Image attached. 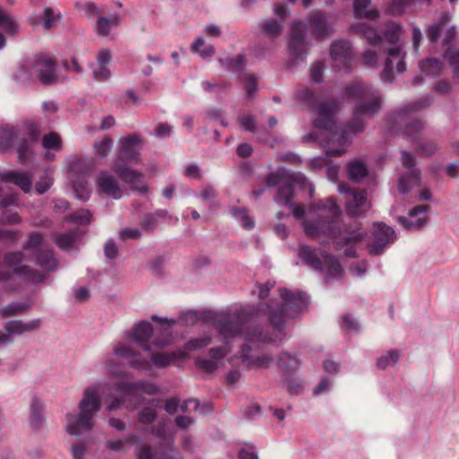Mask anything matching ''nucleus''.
I'll return each mask as SVG.
<instances>
[{"label":"nucleus","mask_w":459,"mask_h":459,"mask_svg":"<svg viewBox=\"0 0 459 459\" xmlns=\"http://www.w3.org/2000/svg\"><path fill=\"white\" fill-rule=\"evenodd\" d=\"M281 303L270 300L256 307L231 311H205L203 315L191 311L186 314L187 323L200 319L211 322L218 333L228 340L240 335L244 340L241 349V361L247 368H267L273 363V357L260 353L266 344L281 341L284 336L287 317L294 316L308 304L307 297L300 291L292 292L279 289Z\"/></svg>","instance_id":"nucleus-1"},{"label":"nucleus","mask_w":459,"mask_h":459,"mask_svg":"<svg viewBox=\"0 0 459 459\" xmlns=\"http://www.w3.org/2000/svg\"><path fill=\"white\" fill-rule=\"evenodd\" d=\"M343 96L354 100L353 116L343 127L337 125V115L341 103L334 98L317 100V142L325 140L327 156L340 157L346 152L351 135L362 133L366 127V117L377 114L382 106V97L377 91L360 81L348 84Z\"/></svg>","instance_id":"nucleus-2"},{"label":"nucleus","mask_w":459,"mask_h":459,"mask_svg":"<svg viewBox=\"0 0 459 459\" xmlns=\"http://www.w3.org/2000/svg\"><path fill=\"white\" fill-rule=\"evenodd\" d=\"M342 210L333 197L317 201V242L321 234L328 236L332 239V245L336 250L344 247V255L354 258L357 256V249L354 243L360 242L364 234L357 229H351L342 223L340 218Z\"/></svg>","instance_id":"nucleus-3"},{"label":"nucleus","mask_w":459,"mask_h":459,"mask_svg":"<svg viewBox=\"0 0 459 459\" xmlns=\"http://www.w3.org/2000/svg\"><path fill=\"white\" fill-rule=\"evenodd\" d=\"M105 388V384H97L84 389L78 403L79 413L66 414L65 429L71 436L79 437L94 428V419L101 408V394Z\"/></svg>","instance_id":"nucleus-4"},{"label":"nucleus","mask_w":459,"mask_h":459,"mask_svg":"<svg viewBox=\"0 0 459 459\" xmlns=\"http://www.w3.org/2000/svg\"><path fill=\"white\" fill-rule=\"evenodd\" d=\"M300 183L302 186L306 184V178L302 175H297L291 178V181L288 183H282L278 188V195L276 202L281 203L288 206L295 219L299 220L302 223L304 233L309 237H316V206L313 204L308 205L299 204L295 205L292 203L294 187Z\"/></svg>","instance_id":"nucleus-5"},{"label":"nucleus","mask_w":459,"mask_h":459,"mask_svg":"<svg viewBox=\"0 0 459 459\" xmlns=\"http://www.w3.org/2000/svg\"><path fill=\"white\" fill-rule=\"evenodd\" d=\"M402 30L403 28L399 23L392 22L387 25L382 36L384 53L388 54L381 74V79L385 82H391L393 81L394 62H396V71L398 73H403L406 69L404 62L405 53L402 51V45L400 43Z\"/></svg>","instance_id":"nucleus-6"},{"label":"nucleus","mask_w":459,"mask_h":459,"mask_svg":"<svg viewBox=\"0 0 459 459\" xmlns=\"http://www.w3.org/2000/svg\"><path fill=\"white\" fill-rule=\"evenodd\" d=\"M426 33L430 43H437L442 38L443 47L447 46L444 57L453 67L454 76L459 78V48L449 46L455 41L456 36V30L451 24L449 14L444 13L438 22L429 26Z\"/></svg>","instance_id":"nucleus-7"},{"label":"nucleus","mask_w":459,"mask_h":459,"mask_svg":"<svg viewBox=\"0 0 459 459\" xmlns=\"http://www.w3.org/2000/svg\"><path fill=\"white\" fill-rule=\"evenodd\" d=\"M433 98L431 96L420 99L411 103L406 108L399 110L395 114V123L403 132L413 137L414 134L420 133L423 128V123L415 117V113L431 105Z\"/></svg>","instance_id":"nucleus-8"},{"label":"nucleus","mask_w":459,"mask_h":459,"mask_svg":"<svg viewBox=\"0 0 459 459\" xmlns=\"http://www.w3.org/2000/svg\"><path fill=\"white\" fill-rule=\"evenodd\" d=\"M24 259V253L22 251L8 252L4 256V264L7 267L13 268V273L24 281L31 283H39L43 281L46 276L39 271L30 269L26 264H22Z\"/></svg>","instance_id":"nucleus-9"},{"label":"nucleus","mask_w":459,"mask_h":459,"mask_svg":"<svg viewBox=\"0 0 459 459\" xmlns=\"http://www.w3.org/2000/svg\"><path fill=\"white\" fill-rule=\"evenodd\" d=\"M306 22L295 21L290 27L289 51L294 64L304 62L307 57Z\"/></svg>","instance_id":"nucleus-10"},{"label":"nucleus","mask_w":459,"mask_h":459,"mask_svg":"<svg viewBox=\"0 0 459 459\" xmlns=\"http://www.w3.org/2000/svg\"><path fill=\"white\" fill-rule=\"evenodd\" d=\"M17 146L19 161L24 163L31 152V143L25 140H21L20 131L13 126H6L0 134V148L7 150Z\"/></svg>","instance_id":"nucleus-11"},{"label":"nucleus","mask_w":459,"mask_h":459,"mask_svg":"<svg viewBox=\"0 0 459 459\" xmlns=\"http://www.w3.org/2000/svg\"><path fill=\"white\" fill-rule=\"evenodd\" d=\"M338 189L340 193L346 195V210L350 215L362 214L370 208L366 190L351 188L342 183L339 184Z\"/></svg>","instance_id":"nucleus-12"},{"label":"nucleus","mask_w":459,"mask_h":459,"mask_svg":"<svg viewBox=\"0 0 459 459\" xmlns=\"http://www.w3.org/2000/svg\"><path fill=\"white\" fill-rule=\"evenodd\" d=\"M395 238V231L392 227L384 222L375 223L370 242L368 244V253L371 255H381Z\"/></svg>","instance_id":"nucleus-13"},{"label":"nucleus","mask_w":459,"mask_h":459,"mask_svg":"<svg viewBox=\"0 0 459 459\" xmlns=\"http://www.w3.org/2000/svg\"><path fill=\"white\" fill-rule=\"evenodd\" d=\"M31 70L34 78H37L44 85L54 84L57 82L56 74V62L49 57L38 56L31 61Z\"/></svg>","instance_id":"nucleus-14"},{"label":"nucleus","mask_w":459,"mask_h":459,"mask_svg":"<svg viewBox=\"0 0 459 459\" xmlns=\"http://www.w3.org/2000/svg\"><path fill=\"white\" fill-rule=\"evenodd\" d=\"M330 55L335 69H347L348 71L351 69L353 55L349 41L338 40L333 42L330 48Z\"/></svg>","instance_id":"nucleus-15"},{"label":"nucleus","mask_w":459,"mask_h":459,"mask_svg":"<svg viewBox=\"0 0 459 459\" xmlns=\"http://www.w3.org/2000/svg\"><path fill=\"white\" fill-rule=\"evenodd\" d=\"M402 163L404 168L411 169L408 174L403 176L399 179L398 184L399 191L402 194H407L411 191L413 186L420 183V171L418 169H412L415 165V157L408 152H402Z\"/></svg>","instance_id":"nucleus-16"},{"label":"nucleus","mask_w":459,"mask_h":459,"mask_svg":"<svg viewBox=\"0 0 459 459\" xmlns=\"http://www.w3.org/2000/svg\"><path fill=\"white\" fill-rule=\"evenodd\" d=\"M86 13L89 18L98 17L95 23V32L99 36H108L111 30L118 26L120 18L117 14H109L107 17L99 16L100 12L93 3H88Z\"/></svg>","instance_id":"nucleus-17"},{"label":"nucleus","mask_w":459,"mask_h":459,"mask_svg":"<svg viewBox=\"0 0 459 459\" xmlns=\"http://www.w3.org/2000/svg\"><path fill=\"white\" fill-rule=\"evenodd\" d=\"M97 192L117 200L123 196V189L116 177L108 170H101L96 178Z\"/></svg>","instance_id":"nucleus-18"},{"label":"nucleus","mask_w":459,"mask_h":459,"mask_svg":"<svg viewBox=\"0 0 459 459\" xmlns=\"http://www.w3.org/2000/svg\"><path fill=\"white\" fill-rule=\"evenodd\" d=\"M116 174L126 184L131 186L132 190L136 191L142 195L147 194L149 187L148 185L142 180L143 174L136 169L129 168L127 165L114 166Z\"/></svg>","instance_id":"nucleus-19"},{"label":"nucleus","mask_w":459,"mask_h":459,"mask_svg":"<svg viewBox=\"0 0 459 459\" xmlns=\"http://www.w3.org/2000/svg\"><path fill=\"white\" fill-rule=\"evenodd\" d=\"M230 351L229 343L225 342L221 347H215L209 350V358H198L196 365L207 373L214 372L223 365L222 359Z\"/></svg>","instance_id":"nucleus-20"},{"label":"nucleus","mask_w":459,"mask_h":459,"mask_svg":"<svg viewBox=\"0 0 459 459\" xmlns=\"http://www.w3.org/2000/svg\"><path fill=\"white\" fill-rule=\"evenodd\" d=\"M117 387L125 396L132 398L141 396L143 394L152 395L159 392L158 386L148 381L119 382Z\"/></svg>","instance_id":"nucleus-21"},{"label":"nucleus","mask_w":459,"mask_h":459,"mask_svg":"<svg viewBox=\"0 0 459 459\" xmlns=\"http://www.w3.org/2000/svg\"><path fill=\"white\" fill-rule=\"evenodd\" d=\"M152 325L147 321H142L132 331L126 333V338L130 342L137 343L144 351H150L151 347L148 344V341L152 335Z\"/></svg>","instance_id":"nucleus-22"},{"label":"nucleus","mask_w":459,"mask_h":459,"mask_svg":"<svg viewBox=\"0 0 459 459\" xmlns=\"http://www.w3.org/2000/svg\"><path fill=\"white\" fill-rule=\"evenodd\" d=\"M142 145V139L136 134H131L119 140V152L129 161L137 163L140 161L139 149Z\"/></svg>","instance_id":"nucleus-23"},{"label":"nucleus","mask_w":459,"mask_h":459,"mask_svg":"<svg viewBox=\"0 0 459 459\" xmlns=\"http://www.w3.org/2000/svg\"><path fill=\"white\" fill-rule=\"evenodd\" d=\"M114 355L126 359L128 365L136 369H146L148 368V361L142 358V356L134 351L129 346L124 343H117L113 351Z\"/></svg>","instance_id":"nucleus-24"},{"label":"nucleus","mask_w":459,"mask_h":459,"mask_svg":"<svg viewBox=\"0 0 459 459\" xmlns=\"http://www.w3.org/2000/svg\"><path fill=\"white\" fill-rule=\"evenodd\" d=\"M317 271H321L327 278L342 276L343 270L339 261L333 255L325 252L317 255Z\"/></svg>","instance_id":"nucleus-25"},{"label":"nucleus","mask_w":459,"mask_h":459,"mask_svg":"<svg viewBox=\"0 0 459 459\" xmlns=\"http://www.w3.org/2000/svg\"><path fill=\"white\" fill-rule=\"evenodd\" d=\"M429 204L417 205V206H414L410 211L409 216L411 218H415L419 214L423 213L424 214L423 217L418 218L415 221H410L409 219H407L406 217H403V216H399L397 220H398L399 223L401 225H403L406 230H421L426 225V223L428 221V217H427L426 213L429 212Z\"/></svg>","instance_id":"nucleus-26"},{"label":"nucleus","mask_w":459,"mask_h":459,"mask_svg":"<svg viewBox=\"0 0 459 459\" xmlns=\"http://www.w3.org/2000/svg\"><path fill=\"white\" fill-rule=\"evenodd\" d=\"M0 180L13 183L24 193H30L32 187L33 176L23 171H4L0 173Z\"/></svg>","instance_id":"nucleus-27"},{"label":"nucleus","mask_w":459,"mask_h":459,"mask_svg":"<svg viewBox=\"0 0 459 459\" xmlns=\"http://www.w3.org/2000/svg\"><path fill=\"white\" fill-rule=\"evenodd\" d=\"M351 30L359 36L365 38L372 47H383L382 36L377 30L364 22H357L351 27Z\"/></svg>","instance_id":"nucleus-28"},{"label":"nucleus","mask_w":459,"mask_h":459,"mask_svg":"<svg viewBox=\"0 0 459 459\" xmlns=\"http://www.w3.org/2000/svg\"><path fill=\"white\" fill-rule=\"evenodd\" d=\"M41 326V320L39 318L23 322L22 320H11L4 325V330L13 335H21L25 333L33 332L39 329Z\"/></svg>","instance_id":"nucleus-29"},{"label":"nucleus","mask_w":459,"mask_h":459,"mask_svg":"<svg viewBox=\"0 0 459 459\" xmlns=\"http://www.w3.org/2000/svg\"><path fill=\"white\" fill-rule=\"evenodd\" d=\"M346 171L349 179L355 183H360L368 175L366 163L359 159L351 160L347 164Z\"/></svg>","instance_id":"nucleus-30"},{"label":"nucleus","mask_w":459,"mask_h":459,"mask_svg":"<svg viewBox=\"0 0 459 459\" xmlns=\"http://www.w3.org/2000/svg\"><path fill=\"white\" fill-rule=\"evenodd\" d=\"M44 406L37 396H32L30 406V424L33 429H39L45 421L43 416Z\"/></svg>","instance_id":"nucleus-31"},{"label":"nucleus","mask_w":459,"mask_h":459,"mask_svg":"<svg viewBox=\"0 0 459 459\" xmlns=\"http://www.w3.org/2000/svg\"><path fill=\"white\" fill-rule=\"evenodd\" d=\"M81 232L79 230H73L65 233H59L55 235L54 242L62 250H69L75 247Z\"/></svg>","instance_id":"nucleus-32"},{"label":"nucleus","mask_w":459,"mask_h":459,"mask_svg":"<svg viewBox=\"0 0 459 459\" xmlns=\"http://www.w3.org/2000/svg\"><path fill=\"white\" fill-rule=\"evenodd\" d=\"M0 30L11 37H15L20 32L18 22L10 13L3 8H0Z\"/></svg>","instance_id":"nucleus-33"},{"label":"nucleus","mask_w":459,"mask_h":459,"mask_svg":"<svg viewBox=\"0 0 459 459\" xmlns=\"http://www.w3.org/2000/svg\"><path fill=\"white\" fill-rule=\"evenodd\" d=\"M277 360L280 368L286 374H291L297 371L301 366V361L299 357L290 352H282L279 355Z\"/></svg>","instance_id":"nucleus-34"},{"label":"nucleus","mask_w":459,"mask_h":459,"mask_svg":"<svg viewBox=\"0 0 459 459\" xmlns=\"http://www.w3.org/2000/svg\"><path fill=\"white\" fill-rule=\"evenodd\" d=\"M296 100L302 108L308 109L314 114L316 108V94L313 88L304 87L296 94Z\"/></svg>","instance_id":"nucleus-35"},{"label":"nucleus","mask_w":459,"mask_h":459,"mask_svg":"<svg viewBox=\"0 0 459 459\" xmlns=\"http://www.w3.org/2000/svg\"><path fill=\"white\" fill-rule=\"evenodd\" d=\"M218 62L221 64V66H223L227 70L238 74L243 73L247 65L246 57L242 54H239L235 57H220L218 58Z\"/></svg>","instance_id":"nucleus-36"},{"label":"nucleus","mask_w":459,"mask_h":459,"mask_svg":"<svg viewBox=\"0 0 459 459\" xmlns=\"http://www.w3.org/2000/svg\"><path fill=\"white\" fill-rule=\"evenodd\" d=\"M155 459H180L174 439L171 437L167 443H160L155 450Z\"/></svg>","instance_id":"nucleus-37"},{"label":"nucleus","mask_w":459,"mask_h":459,"mask_svg":"<svg viewBox=\"0 0 459 459\" xmlns=\"http://www.w3.org/2000/svg\"><path fill=\"white\" fill-rule=\"evenodd\" d=\"M370 0H354V13L357 18L365 17L368 20H374L378 17L379 13L377 9L368 10Z\"/></svg>","instance_id":"nucleus-38"},{"label":"nucleus","mask_w":459,"mask_h":459,"mask_svg":"<svg viewBox=\"0 0 459 459\" xmlns=\"http://www.w3.org/2000/svg\"><path fill=\"white\" fill-rule=\"evenodd\" d=\"M443 63L440 59L435 57L426 58L420 63V70L430 76H437L443 70Z\"/></svg>","instance_id":"nucleus-39"},{"label":"nucleus","mask_w":459,"mask_h":459,"mask_svg":"<svg viewBox=\"0 0 459 459\" xmlns=\"http://www.w3.org/2000/svg\"><path fill=\"white\" fill-rule=\"evenodd\" d=\"M37 263L44 269L53 272L57 267V260L54 256L53 250L44 249L37 255Z\"/></svg>","instance_id":"nucleus-40"},{"label":"nucleus","mask_w":459,"mask_h":459,"mask_svg":"<svg viewBox=\"0 0 459 459\" xmlns=\"http://www.w3.org/2000/svg\"><path fill=\"white\" fill-rule=\"evenodd\" d=\"M259 27L263 33L270 39H275L282 32V24L273 19L264 20L260 22Z\"/></svg>","instance_id":"nucleus-41"},{"label":"nucleus","mask_w":459,"mask_h":459,"mask_svg":"<svg viewBox=\"0 0 459 459\" xmlns=\"http://www.w3.org/2000/svg\"><path fill=\"white\" fill-rule=\"evenodd\" d=\"M136 437L137 436L135 434H130L125 439H109L106 442V446L108 450L113 452H126L128 449V446L133 444Z\"/></svg>","instance_id":"nucleus-42"},{"label":"nucleus","mask_w":459,"mask_h":459,"mask_svg":"<svg viewBox=\"0 0 459 459\" xmlns=\"http://www.w3.org/2000/svg\"><path fill=\"white\" fill-rule=\"evenodd\" d=\"M94 167L92 158H82L73 160L69 166V170L74 174L83 175L91 171Z\"/></svg>","instance_id":"nucleus-43"},{"label":"nucleus","mask_w":459,"mask_h":459,"mask_svg":"<svg viewBox=\"0 0 459 459\" xmlns=\"http://www.w3.org/2000/svg\"><path fill=\"white\" fill-rule=\"evenodd\" d=\"M178 358L176 352H157L152 355L151 362L159 368L169 367Z\"/></svg>","instance_id":"nucleus-44"},{"label":"nucleus","mask_w":459,"mask_h":459,"mask_svg":"<svg viewBox=\"0 0 459 459\" xmlns=\"http://www.w3.org/2000/svg\"><path fill=\"white\" fill-rule=\"evenodd\" d=\"M298 256L305 264L313 269L316 268V251L314 247L305 244L300 245Z\"/></svg>","instance_id":"nucleus-45"},{"label":"nucleus","mask_w":459,"mask_h":459,"mask_svg":"<svg viewBox=\"0 0 459 459\" xmlns=\"http://www.w3.org/2000/svg\"><path fill=\"white\" fill-rule=\"evenodd\" d=\"M191 50L197 53L201 57H210L215 53L214 48L207 44L202 37H199L191 46Z\"/></svg>","instance_id":"nucleus-46"},{"label":"nucleus","mask_w":459,"mask_h":459,"mask_svg":"<svg viewBox=\"0 0 459 459\" xmlns=\"http://www.w3.org/2000/svg\"><path fill=\"white\" fill-rule=\"evenodd\" d=\"M374 50H367L362 56L363 64L368 67H377L379 59L385 56L383 47H375Z\"/></svg>","instance_id":"nucleus-47"},{"label":"nucleus","mask_w":459,"mask_h":459,"mask_svg":"<svg viewBox=\"0 0 459 459\" xmlns=\"http://www.w3.org/2000/svg\"><path fill=\"white\" fill-rule=\"evenodd\" d=\"M399 359L400 351L398 350H390L385 354L377 358V367L378 369L384 370L387 367L394 365Z\"/></svg>","instance_id":"nucleus-48"},{"label":"nucleus","mask_w":459,"mask_h":459,"mask_svg":"<svg viewBox=\"0 0 459 459\" xmlns=\"http://www.w3.org/2000/svg\"><path fill=\"white\" fill-rule=\"evenodd\" d=\"M13 80L20 82H28L34 78L31 70V62H26L21 65L13 74Z\"/></svg>","instance_id":"nucleus-49"},{"label":"nucleus","mask_w":459,"mask_h":459,"mask_svg":"<svg viewBox=\"0 0 459 459\" xmlns=\"http://www.w3.org/2000/svg\"><path fill=\"white\" fill-rule=\"evenodd\" d=\"M230 214L241 223L243 228L251 230L255 227V222L248 216L246 208H232Z\"/></svg>","instance_id":"nucleus-50"},{"label":"nucleus","mask_w":459,"mask_h":459,"mask_svg":"<svg viewBox=\"0 0 459 459\" xmlns=\"http://www.w3.org/2000/svg\"><path fill=\"white\" fill-rule=\"evenodd\" d=\"M112 146L113 140L109 137H106L101 141L95 142L93 145L94 154L100 158H106L108 157Z\"/></svg>","instance_id":"nucleus-51"},{"label":"nucleus","mask_w":459,"mask_h":459,"mask_svg":"<svg viewBox=\"0 0 459 459\" xmlns=\"http://www.w3.org/2000/svg\"><path fill=\"white\" fill-rule=\"evenodd\" d=\"M157 419V411L152 407H143L137 415V420L141 424L149 425Z\"/></svg>","instance_id":"nucleus-52"},{"label":"nucleus","mask_w":459,"mask_h":459,"mask_svg":"<svg viewBox=\"0 0 459 459\" xmlns=\"http://www.w3.org/2000/svg\"><path fill=\"white\" fill-rule=\"evenodd\" d=\"M29 308V305L24 302L11 303L0 309L4 316H12L24 312Z\"/></svg>","instance_id":"nucleus-53"},{"label":"nucleus","mask_w":459,"mask_h":459,"mask_svg":"<svg viewBox=\"0 0 459 459\" xmlns=\"http://www.w3.org/2000/svg\"><path fill=\"white\" fill-rule=\"evenodd\" d=\"M61 18L60 13H55L54 10L50 7H45L42 16V23L45 30L52 29L56 22Z\"/></svg>","instance_id":"nucleus-54"},{"label":"nucleus","mask_w":459,"mask_h":459,"mask_svg":"<svg viewBox=\"0 0 459 459\" xmlns=\"http://www.w3.org/2000/svg\"><path fill=\"white\" fill-rule=\"evenodd\" d=\"M43 147L46 150L59 151L61 149V139L56 133H49L43 137Z\"/></svg>","instance_id":"nucleus-55"},{"label":"nucleus","mask_w":459,"mask_h":459,"mask_svg":"<svg viewBox=\"0 0 459 459\" xmlns=\"http://www.w3.org/2000/svg\"><path fill=\"white\" fill-rule=\"evenodd\" d=\"M91 212L87 209H81L69 215V219L79 225L89 224L91 221Z\"/></svg>","instance_id":"nucleus-56"},{"label":"nucleus","mask_w":459,"mask_h":459,"mask_svg":"<svg viewBox=\"0 0 459 459\" xmlns=\"http://www.w3.org/2000/svg\"><path fill=\"white\" fill-rule=\"evenodd\" d=\"M305 382L299 379L288 378L284 380L283 385L286 390L294 395L300 394L305 388Z\"/></svg>","instance_id":"nucleus-57"},{"label":"nucleus","mask_w":459,"mask_h":459,"mask_svg":"<svg viewBox=\"0 0 459 459\" xmlns=\"http://www.w3.org/2000/svg\"><path fill=\"white\" fill-rule=\"evenodd\" d=\"M417 152L426 156H431L436 153L439 146L434 142L416 143Z\"/></svg>","instance_id":"nucleus-58"},{"label":"nucleus","mask_w":459,"mask_h":459,"mask_svg":"<svg viewBox=\"0 0 459 459\" xmlns=\"http://www.w3.org/2000/svg\"><path fill=\"white\" fill-rule=\"evenodd\" d=\"M211 343H212V338L209 336H204V337H201V338L191 339L186 344V348L188 351H195V350H198V349L206 347L207 345H209Z\"/></svg>","instance_id":"nucleus-59"},{"label":"nucleus","mask_w":459,"mask_h":459,"mask_svg":"<svg viewBox=\"0 0 459 459\" xmlns=\"http://www.w3.org/2000/svg\"><path fill=\"white\" fill-rule=\"evenodd\" d=\"M92 74L95 80L104 82L110 78L111 73L107 65H94Z\"/></svg>","instance_id":"nucleus-60"},{"label":"nucleus","mask_w":459,"mask_h":459,"mask_svg":"<svg viewBox=\"0 0 459 459\" xmlns=\"http://www.w3.org/2000/svg\"><path fill=\"white\" fill-rule=\"evenodd\" d=\"M317 38L325 37L331 31V27L326 23L323 13L317 11Z\"/></svg>","instance_id":"nucleus-61"},{"label":"nucleus","mask_w":459,"mask_h":459,"mask_svg":"<svg viewBox=\"0 0 459 459\" xmlns=\"http://www.w3.org/2000/svg\"><path fill=\"white\" fill-rule=\"evenodd\" d=\"M245 82V90L247 91V96L249 99H252L254 94L257 91V79L254 74L248 75L244 79Z\"/></svg>","instance_id":"nucleus-62"},{"label":"nucleus","mask_w":459,"mask_h":459,"mask_svg":"<svg viewBox=\"0 0 459 459\" xmlns=\"http://www.w3.org/2000/svg\"><path fill=\"white\" fill-rule=\"evenodd\" d=\"M239 459H258L257 452L253 445L247 444L238 452Z\"/></svg>","instance_id":"nucleus-63"},{"label":"nucleus","mask_w":459,"mask_h":459,"mask_svg":"<svg viewBox=\"0 0 459 459\" xmlns=\"http://www.w3.org/2000/svg\"><path fill=\"white\" fill-rule=\"evenodd\" d=\"M137 459H155V453L152 452L149 445H143L137 447Z\"/></svg>","instance_id":"nucleus-64"}]
</instances>
